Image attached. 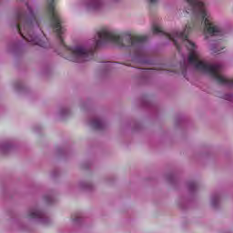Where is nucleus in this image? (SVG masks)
Returning a JSON list of instances; mask_svg holds the SVG:
<instances>
[{"label": "nucleus", "instance_id": "1", "mask_svg": "<svg viewBox=\"0 0 233 233\" xmlns=\"http://www.w3.org/2000/svg\"><path fill=\"white\" fill-rule=\"evenodd\" d=\"M150 5H156L157 0H148ZM187 3V8L186 9L187 14H192L194 23L186 25V28L183 32L174 31L172 34H168L163 31V28L159 25H153V34H162L166 35L167 39L173 41L177 52H181V45L177 42L178 39L186 45L187 49L189 51L188 63L194 65L197 70L208 74L213 79L218 83V85H225L226 86L233 87V79L227 78L221 76L223 72V66L219 64L210 65L201 60V55L196 51V44L188 40V34L196 28V26H201L205 25V32L208 35H223V32L218 25H215L214 21L210 14L205 8V4L198 0H186Z\"/></svg>", "mask_w": 233, "mask_h": 233}, {"label": "nucleus", "instance_id": "3", "mask_svg": "<svg viewBox=\"0 0 233 233\" xmlns=\"http://www.w3.org/2000/svg\"><path fill=\"white\" fill-rule=\"evenodd\" d=\"M98 40L96 42V46H101L103 43H114L117 46H130L134 48L137 56H142L143 44L147 43L148 37L147 35H132L126 34L119 35L108 29H102L97 33Z\"/></svg>", "mask_w": 233, "mask_h": 233}, {"label": "nucleus", "instance_id": "5", "mask_svg": "<svg viewBox=\"0 0 233 233\" xmlns=\"http://www.w3.org/2000/svg\"><path fill=\"white\" fill-rule=\"evenodd\" d=\"M224 48L225 46H223V40L216 41L211 46V50L214 54H219V52H221V50Z\"/></svg>", "mask_w": 233, "mask_h": 233}, {"label": "nucleus", "instance_id": "7", "mask_svg": "<svg viewBox=\"0 0 233 233\" xmlns=\"http://www.w3.org/2000/svg\"><path fill=\"white\" fill-rule=\"evenodd\" d=\"M28 218H30V219H37L39 218H43V213L41 211H31L28 215Z\"/></svg>", "mask_w": 233, "mask_h": 233}, {"label": "nucleus", "instance_id": "9", "mask_svg": "<svg viewBox=\"0 0 233 233\" xmlns=\"http://www.w3.org/2000/svg\"><path fill=\"white\" fill-rule=\"evenodd\" d=\"M73 220H74V221H76V220H77V218H73Z\"/></svg>", "mask_w": 233, "mask_h": 233}, {"label": "nucleus", "instance_id": "8", "mask_svg": "<svg viewBox=\"0 0 233 233\" xmlns=\"http://www.w3.org/2000/svg\"><path fill=\"white\" fill-rule=\"evenodd\" d=\"M100 3L97 1L93 2V8L97 9L99 8Z\"/></svg>", "mask_w": 233, "mask_h": 233}, {"label": "nucleus", "instance_id": "6", "mask_svg": "<svg viewBox=\"0 0 233 233\" xmlns=\"http://www.w3.org/2000/svg\"><path fill=\"white\" fill-rule=\"evenodd\" d=\"M92 127L95 130H101L103 128V122L99 119H94L92 121Z\"/></svg>", "mask_w": 233, "mask_h": 233}, {"label": "nucleus", "instance_id": "2", "mask_svg": "<svg viewBox=\"0 0 233 233\" xmlns=\"http://www.w3.org/2000/svg\"><path fill=\"white\" fill-rule=\"evenodd\" d=\"M47 14L50 17L51 26L53 30L56 33V37L60 41V45L64 46L67 56H66L68 61L73 63H85V61H90L94 59V49L86 50L81 46H76L70 47L65 45V40H63V35L65 34V28L61 26V15L59 12L56 10V0H50L47 2Z\"/></svg>", "mask_w": 233, "mask_h": 233}, {"label": "nucleus", "instance_id": "4", "mask_svg": "<svg viewBox=\"0 0 233 233\" xmlns=\"http://www.w3.org/2000/svg\"><path fill=\"white\" fill-rule=\"evenodd\" d=\"M28 15L20 11L16 15V21L18 24L16 25V30L22 35L23 39L28 41V43H32V45H37L38 46H42L45 48L46 46L45 43L39 39V36H35L32 35V28H34V25L39 26V20L37 19V15L34 14L32 7L27 5Z\"/></svg>", "mask_w": 233, "mask_h": 233}]
</instances>
